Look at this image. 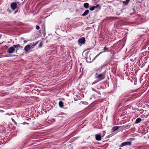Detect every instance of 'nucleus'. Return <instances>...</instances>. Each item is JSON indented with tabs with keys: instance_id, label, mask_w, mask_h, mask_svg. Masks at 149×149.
<instances>
[{
	"instance_id": "f257e3e1",
	"label": "nucleus",
	"mask_w": 149,
	"mask_h": 149,
	"mask_svg": "<svg viewBox=\"0 0 149 149\" xmlns=\"http://www.w3.org/2000/svg\"><path fill=\"white\" fill-rule=\"evenodd\" d=\"M106 73V71H105L102 73L98 74L95 78L98 79L99 81L102 80L105 78Z\"/></svg>"
},
{
	"instance_id": "f03ea898",
	"label": "nucleus",
	"mask_w": 149,
	"mask_h": 149,
	"mask_svg": "<svg viewBox=\"0 0 149 149\" xmlns=\"http://www.w3.org/2000/svg\"><path fill=\"white\" fill-rule=\"evenodd\" d=\"M85 41L86 40L84 37L80 38L78 40V43L79 45L81 46L82 44L85 43Z\"/></svg>"
},
{
	"instance_id": "7ed1b4c3",
	"label": "nucleus",
	"mask_w": 149,
	"mask_h": 149,
	"mask_svg": "<svg viewBox=\"0 0 149 149\" xmlns=\"http://www.w3.org/2000/svg\"><path fill=\"white\" fill-rule=\"evenodd\" d=\"M15 48L14 47H10L7 51V53L9 54H12L14 53L15 51Z\"/></svg>"
},
{
	"instance_id": "20e7f679",
	"label": "nucleus",
	"mask_w": 149,
	"mask_h": 149,
	"mask_svg": "<svg viewBox=\"0 0 149 149\" xmlns=\"http://www.w3.org/2000/svg\"><path fill=\"white\" fill-rule=\"evenodd\" d=\"M132 144V142L131 141L130 142H125L122 143L120 145V146L121 147H123L124 146L127 145H131Z\"/></svg>"
},
{
	"instance_id": "39448f33",
	"label": "nucleus",
	"mask_w": 149,
	"mask_h": 149,
	"mask_svg": "<svg viewBox=\"0 0 149 149\" xmlns=\"http://www.w3.org/2000/svg\"><path fill=\"white\" fill-rule=\"evenodd\" d=\"M38 42L39 41H38L37 42L31 43L29 45L31 49L34 48L35 46L38 44Z\"/></svg>"
},
{
	"instance_id": "423d86ee",
	"label": "nucleus",
	"mask_w": 149,
	"mask_h": 149,
	"mask_svg": "<svg viewBox=\"0 0 149 149\" xmlns=\"http://www.w3.org/2000/svg\"><path fill=\"white\" fill-rule=\"evenodd\" d=\"M10 7L13 10H14L17 7V3L15 2L12 3L11 4Z\"/></svg>"
},
{
	"instance_id": "0eeeda50",
	"label": "nucleus",
	"mask_w": 149,
	"mask_h": 149,
	"mask_svg": "<svg viewBox=\"0 0 149 149\" xmlns=\"http://www.w3.org/2000/svg\"><path fill=\"white\" fill-rule=\"evenodd\" d=\"M95 139L98 141H100L101 140V136L100 134H97L95 135Z\"/></svg>"
},
{
	"instance_id": "6e6552de",
	"label": "nucleus",
	"mask_w": 149,
	"mask_h": 149,
	"mask_svg": "<svg viewBox=\"0 0 149 149\" xmlns=\"http://www.w3.org/2000/svg\"><path fill=\"white\" fill-rule=\"evenodd\" d=\"M108 65V64L107 63L106 64H104L103 65H102L100 68H99L97 69H96V71H99V72H100L101 71V70L104 67H105L106 66H107Z\"/></svg>"
},
{
	"instance_id": "1a4fd4ad",
	"label": "nucleus",
	"mask_w": 149,
	"mask_h": 149,
	"mask_svg": "<svg viewBox=\"0 0 149 149\" xmlns=\"http://www.w3.org/2000/svg\"><path fill=\"white\" fill-rule=\"evenodd\" d=\"M31 49V48L29 45L26 46L24 48L25 51L26 52H28Z\"/></svg>"
},
{
	"instance_id": "9d476101",
	"label": "nucleus",
	"mask_w": 149,
	"mask_h": 149,
	"mask_svg": "<svg viewBox=\"0 0 149 149\" xmlns=\"http://www.w3.org/2000/svg\"><path fill=\"white\" fill-rule=\"evenodd\" d=\"M89 12V10H85V11L83 13L82 15V16H85L86 15H88V13Z\"/></svg>"
},
{
	"instance_id": "9b49d317",
	"label": "nucleus",
	"mask_w": 149,
	"mask_h": 149,
	"mask_svg": "<svg viewBox=\"0 0 149 149\" xmlns=\"http://www.w3.org/2000/svg\"><path fill=\"white\" fill-rule=\"evenodd\" d=\"M142 119L140 118H137L135 121V123L136 124H138L141 122Z\"/></svg>"
},
{
	"instance_id": "f8f14e48",
	"label": "nucleus",
	"mask_w": 149,
	"mask_h": 149,
	"mask_svg": "<svg viewBox=\"0 0 149 149\" xmlns=\"http://www.w3.org/2000/svg\"><path fill=\"white\" fill-rule=\"evenodd\" d=\"M119 127L118 126H115L113 127V128H112L111 130H112V132H114V131L118 130Z\"/></svg>"
},
{
	"instance_id": "ddd939ff",
	"label": "nucleus",
	"mask_w": 149,
	"mask_h": 149,
	"mask_svg": "<svg viewBox=\"0 0 149 149\" xmlns=\"http://www.w3.org/2000/svg\"><path fill=\"white\" fill-rule=\"evenodd\" d=\"M94 6V7L95 9L97 8L99 10H100L101 8V7L99 4H97L95 6Z\"/></svg>"
},
{
	"instance_id": "4468645a",
	"label": "nucleus",
	"mask_w": 149,
	"mask_h": 149,
	"mask_svg": "<svg viewBox=\"0 0 149 149\" xmlns=\"http://www.w3.org/2000/svg\"><path fill=\"white\" fill-rule=\"evenodd\" d=\"M59 106L61 108H62L64 106L63 103L62 101H60L58 103Z\"/></svg>"
},
{
	"instance_id": "2eb2a0df",
	"label": "nucleus",
	"mask_w": 149,
	"mask_h": 149,
	"mask_svg": "<svg viewBox=\"0 0 149 149\" xmlns=\"http://www.w3.org/2000/svg\"><path fill=\"white\" fill-rule=\"evenodd\" d=\"M130 1H123V6H125L127 5Z\"/></svg>"
},
{
	"instance_id": "dca6fc26",
	"label": "nucleus",
	"mask_w": 149,
	"mask_h": 149,
	"mask_svg": "<svg viewBox=\"0 0 149 149\" xmlns=\"http://www.w3.org/2000/svg\"><path fill=\"white\" fill-rule=\"evenodd\" d=\"M89 4L88 3H85L84 4V7L85 8H87L88 7Z\"/></svg>"
},
{
	"instance_id": "f3484780",
	"label": "nucleus",
	"mask_w": 149,
	"mask_h": 149,
	"mask_svg": "<svg viewBox=\"0 0 149 149\" xmlns=\"http://www.w3.org/2000/svg\"><path fill=\"white\" fill-rule=\"evenodd\" d=\"M106 132L105 131H102L101 133H100L99 134H100L101 137H103L105 135Z\"/></svg>"
},
{
	"instance_id": "a211bd4d",
	"label": "nucleus",
	"mask_w": 149,
	"mask_h": 149,
	"mask_svg": "<svg viewBox=\"0 0 149 149\" xmlns=\"http://www.w3.org/2000/svg\"><path fill=\"white\" fill-rule=\"evenodd\" d=\"M14 47L15 48H17L18 47H20V45L19 44H17L15 45H13Z\"/></svg>"
},
{
	"instance_id": "6ab92c4d",
	"label": "nucleus",
	"mask_w": 149,
	"mask_h": 149,
	"mask_svg": "<svg viewBox=\"0 0 149 149\" xmlns=\"http://www.w3.org/2000/svg\"><path fill=\"white\" fill-rule=\"evenodd\" d=\"M95 9L94 7V6H93L89 8V10L91 11H93Z\"/></svg>"
},
{
	"instance_id": "aec40b11",
	"label": "nucleus",
	"mask_w": 149,
	"mask_h": 149,
	"mask_svg": "<svg viewBox=\"0 0 149 149\" xmlns=\"http://www.w3.org/2000/svg\"><path fill=\"white\" fill-rule=\"evenodd\" d=\"M21 39L24 40V43H26L28 41V40H24V39L23 38H22Z\"/></svg>"
},
{
	"instance_id": "412c9836",
	"label": "nucleus",
	"mask_w": 149,
	"mask_h": 149,
	"mask_svg": "<svg viewBox=\"0 0 149 149\" xmlns=\"http://www.w3.org/2000/svg\"><path fill=\"white\" fill-rule=\"evenodd\" d=\"M36 29L37 30H39V29H40V27H39V26H38V25H36Z\"/></svg>"
},
{
	"instance_id": "4be33fe9",
	"label": "nucleus",
	"mask_w": 149,
	"mask_h": 149,
	"mask_svg": "<svg viewBox=\"0 0 149 149\" xmlns=\"http://www.w3.org/2000/svg\"><path fill=\"white\" fill-rule=\"evenodd\" d=\"M108 48L106 46L104 47L103 48V50H108Z\"/></svg>"
},
{
	"instance_id": "5701e85b",
	"label": "nucleus",
	"mask_w": 149,
	"mask_h": 149,
	"mask_svg": "<svg viewBox=\"0 0 149 149\" xmlns=\"http://www.w3.org/2000/svg\"><path fill=\"white\" fill-rule=\"evenodd\" d=\"M42 43L41 42H40L39 44V47H41L42 45Z\"/></svg>"
},
{
	"instance_id": "b1692460",
	"label": "nucleus",
	"mask_w": 149,
	"mask_h": 149,
	"mask_svg": "<svg viewBox=\"0 0 149 149\" xmlns=\"http://www.w3.org/2000/svg\"><path fill=\"white\" fill-rule=\"evenodd\" d=\"M111 18L112 19H118L117 17H112Z\"/></svg>"
},
{
	"instance_id": "393cba45",
	"label": "nucleus",
	"mask_w": 149,
	"mask_h": 149,
	"mask_svg": "<svg viewBox=\"0 0 149 149\" xmlns=\"http://www.w3.org/2000/svg\"><path fill=\"white\" fill-rule=\"evenodd\" d=\"M101 53V52H100V53L99 54H97L96 56V57H97L98 56H99L100 54Z\"/></svg>"
},
{
	"instance_id": "a878e982",
	"label": "nucleus",
	"mask_w": 149,
	"mask_h": 149,
	"mask_svg": "<svg viewBox=\"0 0 149 149\" xmlns=\"http://www.w3.org/2000/svg\"><path fill=\"white\" fill-rule=\"evenodd\" d=\"M96 82H93L92 83V85H93V84H95Z\"/></svg>"
},
{
	"instance_id": "bb28decb",
	"label": "nucleus",
	"mask_w": 149,
	"mask_h": 149,
	"mask_svg": "<svg viewBox=\"0 0 149 149\" xmlns=\"http://www.w3.org/2000/svg\"><path fill=\"white\" fill-rule=\"evenodd\" d=\"M19 48H20L21 49H22L23 48V47L22 46H21L20 45V47H19Z\"/></svg>"
},
{
	"instance_id": "cd10ccee",
	"label": "nucleus",
	"mask_w": 149,
	"mask_h": 149,
	"mask_svg": "<svg viewBox=\"0 0 149 149\" xmlns=\"http://www.w3.org/2000/svg\"><path fill=\"white\" fill-rule=\"evenodd\" d=\"M7 114L8 115H10V114L8 113H7Z\"/></svg>"
},
{
	"instance_id": "c85d7f7f",
	"label": "nucleus",
	"mask_w": 149,
	"mask_h": 149,
	"mask_svg": "<svg viewBox=\"0 0 149 149\" xmlns=\"http://www.w3.org/2000/svg\"><path fill=\"white\" fill-rule=\"evenodd\" d=\"M11 113L12 114V115H14V114L13 113Z\"/></svg>"
},
{
	"instance_id": "c756f323",
	"label": "nucleus",
	"mask_w": 149,
	"mask_h": 149,
	"mask_svg": "<svg viewBox=\"0 0 149 149\" xmlns=\"http://www.w3.org/2000/svg\"><path fill=\"white\" fill-rule=\"evenodd\" d=\"M119 149H121V148H119Z\"/></svg>"
}]
</instances>
